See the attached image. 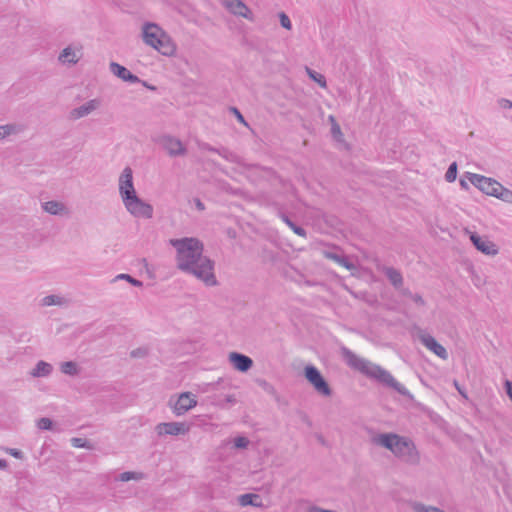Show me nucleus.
Listing matches in <instances>:
<instances>
[{"label":"nucleus","mask_w":512,"mask_h":512,"mask_svg":"<svg viewBox=\"0 0 512 512\" xmlns=\"http://www.w3.org/2000/svg\"><path fill=\"white\" fill-rule=\"evenodd\" d=\"M53 422L50 418L42 417L37 421V427L41 430L52 429Z\"/></svg>","instance_id":"37"},{"label":"nucleus","mask_w":512,"mask_h":512,"mask_svg":"<svg viewBox=\"0 0 512 512\" xmlns=\"http://www.w3.org/2000/svg\"><path fill=\"white\" fill-rule=\"evenodd\" d=\"M155 142L158 143L170 157L183 156L187 152L186 147L180 139L168 134L158 136L155 138Z\"/></svg>","instance_id":"7"},{"label":"nucleus","mask_w":512,"mask_h":512,"mask_svg":"<svg viewBox=\"0 0 512 512\" xmlns=\"http://www.w3.org/2000/svg\"><path fill=\"white\" fill-rule=\"evenodd\" d=\"M7 467V461L5 459H0V470H3Z\"/></svg>","instance_id":"50"},{"label":"nucleus","mask_w":512,"mask_h":512,"mask_svg":"<svg viewBox=\"0 0 512 512\" xmlns=\"http://www.w3.org/2000/svg\"><path fill=\"white\" fill-rule=\"evenodd\" d=\"M60 370L62 373L69 376H75L79 373L78 366L74 361H66L61 363Z\"/></svg>","instance_id":"27"},{"label":"nucleus","mask_w":512,"mask_h":512,"mask_svg":"<svg viewBox=\"0 0 512 512\" xmlns=\"http://www.w3.org/2000/svg\"><path fill=\"white\" fill-rule=\"evenodd\" d=\"M420 342L431 352L437 355L442 360L448 359V352L443 345L438 343L436 339L427 333H421L419 335Z\"/></svg>","instance_id":"13"},{"label":"nucleus","mask_w":512,"mask_h":512,"mask_svg":"<svg viewBox=\"0 0 512 512\" xmlns=\"http://www.w3.org/2000/svg\"><path fill=\"white\" fill-rule=\"evenodd\" d=\"M118 280H125V281L129 282L132 286H135V287H142L143 286V282L142 281L132 277L129 274H125V273H121V274L116 275L111 280V282L114 283V282H116Z\"/></svg>","instance_id":"28"},{"label":"nucleus","mask_w":512,"mask_h":512,"mask_svg":"<svg viewBox=\"0 0 512 512\" xmlns=\"http://www.w3.org/2000/svg\"><path fill=\"white\" fill-rule=\"evenodd\" d=\"M22 131L21 126L16 124L0 125V140L12 134H18Z\"/></svg>","instance_id":"25"},{"label":"nucleus","mask_w":512,"mask_h":512,"mask_svg":"<svg viewBox=\"0 0 512 512\" xmlns=\"http://www.w3.org/2000/svg\"><path fill=\"white\" fill-rule=\"evenodd\" d=\"M169 403L172 407L173 413L177 416H181L195 407L197 405V400L195 395L191 392H183L178 396L177 400L173 404L172 399Z\"/></svg>","instance_id":"11"},{"label":"nucleus","mask_w":512,"mask_h":512,"mask_svg":"<svg viewBox=\"0 0 512 512\" xmlns=\"http://www.w3.org/2000/svg\"><path fill=\"white\" fill-rule=\"evenodd\" d=\"M467 178L476 188L485 193L488 196L496 198L498 194V188L501 183L493 178H489L483 175L467 172Z\"/></svg>","instance_id":"6"},{"label":"nucleus","mask_w":512,"mask_h":512,"mask_svg":"<svg viewBox=\"0 0 512 512\" xmlns=\"http://www.w3.org/2000/svg\"><path fill=\"white\" fill-rule=\"evenodd\" d=\"M236 401L234 395H227L224 399H219L216 404L221 408H226L228 405H234Z\"/></svg>","instance_id":"36"},{"label":"nucleus","mask_w":512,"mask_h":512,"mask_svg":"<svg viewBox=\"0 0 512 512\" xmlns=\"http://www.w3.org/2000/svg\"><path fill=\"white\" fill-rule=\"evenodd\" d=\"M143 478V473L140 472H133V471H126L118 476V480L122 482H128L130 480H141Z\"/></svg>","instance_id":"30"},{"label":"nucleus","mask_w":512,"mask_h":512,"mask_svg":"<svg viewBox=\"0 0 512 512\" xmlns=\"http://www.w3.org/2000/svg\"><path fill=\"white\" fill-rule=\"evenodd\" d=\"M456 177H457V163L456 162H452L446 173H445V180L447 182H454L456 180Z\"/></svg>","instance_id":"34"},{"label":"nucleus","mask_w":512,"mask_h":512,"mask_svg":"<svg viewBox=\"0 0 512 512\" xmlns=\"http://www.w3.org/2000/svg\"><path fill=\"white\" fill-rule=\"evenodd\" d=\"M455 386L457 388V390L459 391V393L463 396V397H467L466 394L462 391V389L459 387L458 383L455 382Z\"/></svg>","instance_id":"51"},{"label":"nucleus","mask_w":512,"mask_h":512,"mask_svg":"<svg viewBox=\"0 0 512 512\" xmlns=\"http://www.w3.org/2000/svg\"><path fill=\"white\" fill-rule=\"evenodd\" d=\"M306 71H307V74L310 77V79H312L313 81L318 83L321 87H323V88L326 87L327 83H326V79H325L324 75H322L308 67L306 68Z\"/></svg>","instance_id":"29"},{"label":"nucleus","mask_w":512,"mask_h":512,"mask_svg":"<svg viewBox=\"0 0 512 512\" xmlns=\"http://www.w3.org/2000/svg\"><path fill=\"white\" fill-rule=\"evenodd\" d=\"M143 42L157 50L164 56L172 57L175 55L177 46L170 35L164 31L158 24L146 22L142 27Z\"/></svg>","instance_id":"4"},{"label":"nucleus","mask_w":512,"mask_h":512,"mask_svg":"<svg viewBox=\"0 0 512 512\" xmlns=\"http://www.w3.org/2000/svg\"><path fill=\"white\" fill-rule=\"evenodd\" d=\"M64 299L57 295H48L42 299L43 306L62 305Z\"/></svg>","instance_id":"32"},{"label":"nucleus","mask_w":512,"mask_h":512,"mask_svg":"<svg viewBox=\"0 0 512 512\" xmlns=\"http://www.w3.org/2000/svg\"><path fill=\"white\" fill-rule=\"evenodd\" d=\"M230 111L235 115L236 119L242 123L245 126H248V123L246 122L244 116L241 114V112L236 107H230Z\"/></svg>","instance_id":"42"},{"label":"nucleus","mask_w":512,"mask_h":512,"mask_svg":"<svg viewBox=\"0 0 512 512\" xmlns=\"http://www.w3.org/2000/svg\"><path fill=\"white\" fill-rule=\"evenodd\" d=\"M279 217L295 234L304 238L307 236L306 230L303 227L295 224L285 213L280 212Z\"/></svg>","instance_id":"24"},{"label":"nucleus","mask_w":512,"mask_h":512,"mask_svg":"<svg viewBox=\"0 0 512 512\" xmlns=\"http://www.w3.org/2000/svg\"><path fill=\"white\" fill-rule=\"evenodd\" d=\"M71 444L73 447H76V448H90L91 447L90 443L85 438L73 437L71 439Z\"/></svg>","instance_id":"35"},{"label":"nucleus","mask_w":512,"mask_h":512,"mask_svg":"<svg viewBox=\"0 0 512 512\" xmlns=\"http://www.w3.org/2000/svg\"><path fill=\"white\" fill-rule=\"evenodd\" d=\"M372 441L391 451L405 464L416 466L420 463V453L415 443L408 437L396 433H381L374 436Z\"/></svg>","instance_id":"3"},{"label":"nucleus","mask_w":512,"mask_h":512,"mask_svg":"<svg viewBox=\"0 0 512 512\" xmlns=\"http://www.w3.org/2000/svg\"><path fill=\"white\" fill-rule=\"evenodd\" d=\"M466 232L469 234V238L472 244L478 251L488 256H495L498 254L499 249L497 245L488 237H482L478 235L476 232H471L468 230H466Z\"/></svg>","instance_id":"9"},{"label":"nucleus","mask_w":512,"mask_h":512,"mask_svg":"<svg viewBox=\"0 0 512 512\" xmlns=\"http://www.w3.org/2000/svg\"><path fill=\"white\" fill-rule=\"evenodd\" d=\"M127 211L134 217L150 219L153 216V207L144 202L138 195L123 202Z\"/></svg>","instance_id":"8"},{"label":"nucleus","mask_w":512,"mask_h":512,"mask_svg":"<svg viewBox=\"0 0 512 512\" xmlns=\"http://www.w3.org/2000/svg\"><path fill=\"white\" fill-rule=\"evenodd\" d=\"M170 245L176 249L177 268L186 274L193 275L206 286L218 284L214 273V261L203 255V243L194 237L170 239Z\"/></svg>","instance_id":"1"},{"label":"nucleus","mask_w":512,"mask_h":512,"mask_svg":"<svg viewBox=\"0 0 512 512\" xmlns=\"http://www.w3.org/2000/svg\"><path fill=\"white\" fill-rule=\"evenodd\" d=\"M415 304H417L418 306H424L426 303H425V300L422 298V296L420 294H412L411 298H410Z\"/></svg>","instance_id":"44"},{"label":"nucleus","mask_w":512,"mask_h":512,"mask_svg":"<svg viewBox=\"0 0 512 512\" xmlns=\"http://www.w3.org/2000/svg\"><path fill=\"white\" fill-rule=\"evenodd\" d=\"M397 290L399 291L400 295H402L404 297L411 298V296L413 294L408 288H404L403 286L400 289H397Z\"/></svg>","instance_id":"47"},{"label":"nucleus","mask_w":512,"mask_h":512,"mask_svg":"<svg viewBox=\"0 0 512 512\" xmlns=\"http://www.w3.org/2000/svg\"><path fill=\"white\" fill-rule=\"evenodd\" d=\"M498 194L496 196L497 199H500L506 203L512 204V191L508 188H505L502 184L498 188Z\"/></svg>","instance_id":"31"},{"label":"nucleus","mask_w":512,"mask_h":512,"mask_svg":"<svg viewBox=\"0 0 512 512\" xmlns=\"http://www.w3.org/2000/svg\"><path fill=\"white\" fill-rule=\"evenodd\" d=\"M199 148H200V150H203V151L205 150V151H209V152L218 153L221 157H223L228 162L237 163V164L240 163V157L225 147L215 148V147L211 146L210 144L203 142V143L199 144Z\"/></svg>","instance_id":"17"},{"label":"nucleus","mask_w":512,"mask_h":512,"mask_svg":"<svg viewBox=\"0 0 512 512\" xmlns=\"http://www.w3.org/2000/svg\"><path fill=\"white\" fill-rule=\"evenodd\" d=\"M325 257L337 263L338 265L345 267L347 270L355 269V265L350 259L342 254H338L335 252H326Z\"/></svg>","instance_id":"20"},{"label":"nucleus","mask_w":512,"mask_h":512,"mask_svg":"<svg viewBox=\"0 0 512 512\" xmlns=\"http://www.w3.org/2000/svg\"><path fill=\"white\" fill-rule=\"evenodd\" d=\"M331 133L336 141H343V133L340 129V126L336 122H334L331 127Z\"/></svg>","instance_id":"38"},{"label":"nucleus","mask_w":512,"mask_h":512,"mask_svg":"<svg viewBox=\"0 0 512 512\" xmlns=\"http://www.w3.org/2000/svg\"><path fill=\"white\" fill-rule=\"evenodd\" d=\"M119 193L123 202L137 195L133 184V172L130 167L124 168L119 177Z\"/></svg>","instance_id":"10"},{"label":"nucleus","mask_w":512,"mask_h":512,"mask_svg":"<svg viewBox=\"0 0 512 512\" xmlns=\"http://www.w3.org/2000/svg\"><path fill=\"white\" fill-rule=\"evenodd\" d=\"M238 502L241 506H253V507H262L263 504L261 502V498L258 494L254 493H246L242 494L238 498Z\"/></svg>","instance_id":"21"},{"label":"nucleus","mask_w":512,"mask_h":512,"mask_svg":"<svg viewBox=\"0 0 512 512\" xmlns=\"http://www.w3.org/2000/svg\"><path fill=\"white\" fill-rule=\"evenodd\" d=\"M499 105L503 109H511L512 108V101L509 99L501 98L499 101Z\"/></svg>","instance_id":"45"},{"label":"nucleus","mask_w":512,"mask_h":512,"mask_svg":"<svg viewBox=\"0 0 512 512\" xmlns=\"http://www.w3.org/2000/svg\"><path fill=\"white\" fill-rule=\"evenodd\" d=\"M99 106L100 101L98 99L89 100L85 104L72 109L70 112V118L76 120L85 117L96 110Z\"/></svg>","instance_id":"18"},{"label":"nucleus","mask_w":512,"mask_h":512,"mask_svg":"<svg viewBox=\"0 0 512 512\" xmlns=\"http://www.w3.org/2000/svg\"><path fill=\"white\" fill-rule=\"evenodd\" d=\"M280 24L283 28L290 30L292 28L291 20L290 18L284 13L281 12L279 14Z\"/></svg>","instance_id":"40"},{"label":"nucleus","mask_w":512,"mask_h":512,"mask_svg":"<svg viewBox=\"0 0 512 512\" xmlns=\"http://www.w3.org/2000/svg\"><path fill=\"white\" fill-rule=\"evenodd\" d=\"M382 271L395 289H400L403 286V276L398 269L385 266Z\"/></svg>","instance_id":"19"},{"label":"nucleus","mask_w":512,"mask_h":512,"mask_svg":"<svg viewBox=\"0 0 512 512\" xmlns=\"http://www.w3.org/2000/svg\"><path fill=\"white\" fill-rule=\"evenodd\" d=\"M53 371V367L50 363L40 360L37 362L35 367L32 369L30 374L33 377H47L49 376Z\"/></svg>","instance_id":"22"},{"label":"nucleus","mask_w":512,"mask_h":512,"mask_svg":"<svg viewBox=\"0 0 512 512\" xmlns=\"http://www.w3.org/2000/svg\"><path fill=\"white\" fill-rule=\"evenodd\" d=\"M195 205L197 207L198 210H204L205 209V206L204 204L201 202L200 199H195Z\"/></svg>","instance_id":"48"},{"label":"nucleus","mask_w":512,"mask_h":512,"mask_svg":"<svg viewBox=\"0 0 512 512\" xmlns=\"http://www.w3.org/2000/svg\"><path fill=\"white\" fill-rule=\"evenodd\" d=\"M441 512H445V511L442 510Z\"/></svg>","instance_id":"53"},{"label":"nucleus","mask_w":512,"mask_h":512,"mask_svg":"<svg viewBox=\"0 0 512 512\" xmlns=\"http://www.w3.org/2000/svg\"><path fill=\"white\" fill-rule=\"evenodd\" d=\"M59 60L63 63L67 62L70 64H75L78 61L75 51L70 47H66L62 50L59 55Z\"/></svg>","instance_id":"26"},{"label":"nucleus","mask_w":512,"mask_h":512,"mask_svg":"<svg viewBox=\"0 0 512 512\" xmlns=\"http://www.w3.org/2000/svg\"><path fill=\"white\" fill-rule=\"evenodd\" d=\"M460 185L463 189H467V190L469 189V185L464 179L460 180Z\"/></svg>","instance_id":"49"},{"label":"nucleus","mask_w":512,"mask_h":512,"mask_svg":"<svg viewBox=\"0 0 512 512\" xmlns=\"http://www.w3.org/2000/svg\"><path fill=\"white\" fill-rule=\"evenodd\" d=\"M147 354H148L147 348L140 347V348H136V349L132 350L130 353V356L132 358H143V357L147 356Z\"/></svg>","instance_id":"41"},{"label":"nucleus","mask_w":512,"mask_h":512,"mask_svg":"<svg viewBox=\"0 0 512 512\" xmlns=\"http://www.w3.org/2000/svg\"><path fill=\"white\" fill-rule=\"evenodd\" d=\"M412 508L414 512H441L442 510L434 507V506H426L419 502H414L412 504Z\"/></svg>","instance_id":"33"},{"label":"nucleus","mask_w":512,"mask_h":512,"mask_svg":"<svg viewBox=\"0 0 512 512\" xmlns=\"http://www.w3.org/2000/svg\"><path fill=\"white\" fill-rule=\"evenodd\" d=\"M304 376L319 394L326 397L331 396L332 390L316 366L307 365L304 368Z\"/></svg>","instance_id":"5"},{"label":"nucleus","mask_w":512,"mask_h":512,"mask_svg":"<svg viewBox=\"0 0 512 512\" xmlns=\"http://www.w3.org/2000/svg\"><path fill=\"white\" fill-rule=\"evenodd\" d=\"M155 430L159 436H178L188 433L190 430V425L184 422H162L155 427Z\"/></svg>","instance_id":"12"},{"label":"nucleus","mask_w":512,"mask_h":512,"mask_svg":"<svg viewBox=\"0 0 512 512\" xmlns=\"http://www.w3.org/2000/svg\"><path fill=\"white\" fill-rule=\"evenodd\" d=\"M42 208L51 215H61L66 209L63 203L55 200L44 202Z\"/></svg>","instance_id":"23"},{"label":"nucleus","mask_w":512,"mask_h":512,"mask_svg":"<svg viewBox=\"0 0 512 512\" xmlns=\"http://www.w3.org/2000/svg\"><path fill=\"white\" fill-rule=\"evenodd\" d=\"M229 361L240 372H247L253 366V360L249 356L238 352H231Z\"/></svg>","instance_id":"15"},{"label":"nucleus","mask_w":512,"mask_h":512,"mask_svg":"<svg viewBox=\"0 0 512 512\" xmlns=\"http://www.w3.org/2000/svg\"><path fill=\"white\" fill-rule=\"evenodd\" d=\"M5 451L16 459H23L24 457L23 452L16 448H7Z\"/></svg>","instance_id":"43"},{"label":"nucleus","mask_w":512,"mask_h":512,"mask_svg":"<svg viewBox=\"0 0 512 512\" xmlns=\"http://www.w3.org/2000/svg\"><path fill=\"white\" fill-rule=\"evenodd\" d=\"M142 83H143V85H144V86L148 87L149 89H151V90H155V87H154V86H149V85H147V83H146V82H142Z\"/></svg>","instance_id":"52"},{"label":"nucleus","mask_w":512,"mask_h":512,"mask_svg":"<svg viewBox=\"0 0 512 512\" xmlns=\"http://www.w3.org/2000/svg\"><path fill=\"white\" fill-rule=\"evenodd\" d=\"M110 71L117 76L118 78L122 79L125 82L129 83H140L142 82L138 76L131 73L126 67L116 63L111 62L109 65Z\"/></svg>","instance_id":"16"},{"label":"nucleus","mask_w":512,"mask_h":512,"mask_svg":"<svg viewBox=\"0 0 512 512\" xmlns=\"http://www.w3.org/2000/svg\"><path fill=\"white\" fill-rule=\"evenodd\" d=\"M341 355L350 368L359 371L365 376L376 380L386 387L394 389L402 396L408 398L413 397L404 385L399 383L389 371L382 368L380 365L372 363L371 361L356 355L347 347L341 348Z\"/></svg>","instance_id":"2"},{"label":"nucleus","mask_w":512,"mask_h":512,"mask_svg":"<svg viewBox=\"0 0 512 512\" xmlns=\"http://www.w3.org/2000/svg\"><path fill=\"white\" fill-rule=\"evenodd\" d=\"M224 6L234 15L253 21V14L248 6L241 0H224Z\"/></svg>","instance_id":"14"},{"label":"nucleus","mask_w":512,"mask_h":512,"mask_svg":"<svg viewBox=\"0 0 512 512\" xmlns=\"http://www.w3.org/2000/svg\"><path fill=\"white\" fill-rule=\"evenodd\" d=\"M307 512H337V511L336 510L324 509V508H321L319 506L314 505V506L309 507Z\"/></svg>","instance_id":"46"},{"label":"nucleus","mask_w":512,"mask_h":512,"mask_svg":"<svg viewBox=\"0 0 512 512\" xmlns=\"http://www.w3.org/2000/svg\"><path fill=\"white\" fill-rule=\"evenodd\" d=\"M249 445V440L244 436H238L234 439V447L238 449H245Z\"/></svg>","instance_id":"39"}]
</instances>
